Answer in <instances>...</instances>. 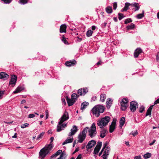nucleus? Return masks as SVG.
Wrapping results in <instances>:
<instances>
[{
    "mask_svg": "<svg viewBox=\"0 0 159 159\" xmlns=\"http://www.w3.org/2000/svg\"><path fill=\"white\" fill-rule=\"evenodd\" d=\"M87 132H88V136L89 138H94L97 135L96 127L94 123L92 124L90 127H89Z\"/></svg>",
    "mask_w": 159,
    "mask_h": 159,
    "instance_id": "obj_1",
    "label": "nucleus"
},
{
    "mask_svg": "<svg viewBox=\"0 0 159 159\" xmlns=\"http://www.w3.org/2000/svg\"><path fill=\"white\" fill-rule=\"evenodd\" d=\"M105 109V107L101 105H98L95 106L92 111L93 113L95 116L98 117L100 116V113H103Z\"/></svg>",
    "mask_w": 159,
    "mask_h": 159,
    "instance_id": "obj_2",
    "label": "nucleus"
},
{
    "mask_svg": "<svg viewBox=\"0 0 159 159\" xmlns=\"http://www.w3.org/2000/svg\"><path fill=\"white\" fill-rule=\"evenodd\" d=\"M110 120V118L109 116H105L104 117L102 118L100 120L97 121V125L100 128H103L107 125Z\"/></svg>",
    "mask_w": 159,
    "mask_h": 159,
    "instance_id": "obj_3",
    "label": "nucleus"
},
{
    "mask_svg": "<svg viewBox=\"0 0 159 159\" xmlns=\"http://www.w3.org/2000/svg\"><path fill=\"white\" fill-rule=\"evenodd\" d=\"M89 129L88 127H86L82 130V132H80L78 136V139H85Z\"/></svg>",
    "mask_w": 159,
    "mask_h": 159,
    "instance_id": "obj_4",
    "label": "nucleus"
},
{
    "mask_svg": "<svg viewBox=\"0 0 159 159\" xmlns=\"http://www.w3.org/2000/svg\"><path fill=\"white\" fill-rule=\"evenodd\" d=\"M69 119V116L68 112L66 111H65L63 114L59 119V121L58 122V124H61L63 122L68 120Z\"/></svg>",
    "mask_w": 159,
    "mask_h": 159,
    "instance_id": "obj_5",
    "label": "nucleus"
},
{
    "mask_svg": "<svg viewBox=\"0 0 159 159\" xmlns=\"http://www.w3.org/2000/svg\"><path fill=\"white\" fill-rule=\"evenodd\" d=\"M78 129L76 125H74L73 128L71 129L70 132L68 134L69 137L66 139H73L72 136L74 135L77 131Z\"/></svg>",
    "mask_w": 159,
    "mask_h": 159,
    "instance_id": "obj_6",
    "label": "nucleus"
},
{
    "mask_svg": "<svg viewBox=\"0 0 159 159\" xmlns=\"http://www.w3.org/2000/svg\"><path fill=\"white\" fill-rule=\"evenodd\" d=\"M128 100L126 98H123L120 102L121 109L123 111L125 110L128 107Z\"/></svg>",
    "mask_w": 159,
    "mask_h": 159,
    "instance_id": "obj_7",
    "label": "nucleus"
},
{
    "mask_svg": "<svg viewBox=\"0 0 159 159\" xmlns=\"http://www.w3.org/2000/svg\"><path fill=\"white\" fill-rule=\"evenodd\" d=\"M130 109L133 112L135 111L137 108L138 107V104L135 101H132L130 102Z\"/></svg>",
    "mask_w": 159,
    "mask_h": 159,
    "instance_id": "obj_8",
    "label": "nucleus"
},
{
    "mask_svg": "<svg viewBox=\"0 0 159 159\" xmlns=\"http://www.w3.org/2000/svg\"><path fill=\"white\" fill-rule=\"evenodd\" d=\"M53 140H51V141L50 143L49 144H47L43 148L47 152H48V153H49L50 151L52 149L54 146V145L52 144V143L53 141Z\"/></svg>",
    "mask_w": 159,
    "mask_h": 159,
    "instance_id": "obj_9",
    "label": "nucleus"
},
{
    "mask_svg": "<svg viewBox=\"0 0 159 159\" xmlns=\"http://www.w3.org/2000/svg\"><path fill=\"white\" fill-rule=\"evenodd\" d=\"M110 151V148L108 147H107L103 153V155L102 156L103 159H107V158L109 155Z\"/></svg>",
    "mask_w": 159,
    "mask_h": 159,
    "instance_id": "obj_10",
    "label": "nucleus"
},
{
    "mask_svg": "<svg viewBox=\"0 0 159 159\" xmlns=\"http://www.w3.org/2000/svg\"><path fill=\"white\" fill-rule=\"evenodd\" d=\"M48 153V152H47L44 148H43L39 152V157L41 159H43Z\"/></svg>",
    "mask_w": 159,
    "mask_h": 159,
    "instance_id": "obj_11",
    "label": "nucleus"
},
{
    "mask_svg": "<svg viewBox=\"0 0 159 159\" xmlns=\"http://www.w3.org/2000/svg\"><path fill=\"white\" fill-rule=\"evenodd\" d=\"M102 143L101 142H98L97 145L95 148L93 152L95 154H97L99 152L102 146Z\"/></svg>",
    "mask_w": 159,
    "mask_h": 159,
    "instance_id": "obj_12",
    "label": "nucleus"
},
{
    "mask_svg": "<svg viewBox=\"0 0 159 159\" xmlns=\"http://www.w3.org/2000/svg\"><path fill=\"white\" fill-rule=\"evenodd\" d=\"M17 79V77L15 75H12L9 81V84L14 86L16 82Z\"/></svg>",
    "mask_w": 159,
    "mask_h": 159,
    "instance_id": "obj_13",
    "label": "nucleus"
},
{
    "mask_svg": "<svg viewBox=\"0 0 159 159\" xmlns=\"http://www.w3.org/2000/svg\"><path fill=\"white\" fill-rule=\"evenodd\" d=\"M96 143V141L93 140H91L90 141L86 146L87 150L88 149L92 148V147L94 146L95 145Z\"/></svg>",
    "mask_w": 159,
    "mask_h": 159,
    "instance_id": "obj_14",
    "label": "nucleus"
},
{
    "mask_svg": "<svg viewBox=\"0 0 159 159\" xmlns=\"http://www.w3.org/2000/svg\"><path fill=\"white\" fill-rule=\"evenodd\" d=\"M116 121L113 120L110 126L109 132L110 133H112L115 129Z\"/></svg>",
    "mask_w": 159,
    "mask_h": 159,
    "instance_id": "obj_15",
    "label": "nucleus"
},
{
    "mask_svg": "<svg viewBox=\"0 0 159 159\" xmlns=\"http://www.w3.org/2000/svg\"><path fill=\"white\" fill-rule=\"evenodd\" d=\"M67 124H61L59 125L58 124L57 126V131L60 132L62 130L64 129L65 127H66Z\"/></svg>",
    "mask_w": 159,
    "mask_h": 159,
    "instance_id": "obj_16",
    "label": "nucleus"
},
{
    "mask_svg": "<svg viewBox=\"0 0 159 159\" xmlns=\"http://www.w3.org/2000/svg\"><path fill=\"white\" fill-rule=\"evenodd\" d=\"M76 63L75 60L70 61H67L65 62V64L67 66H74Z\"/></svg>",
    "mask_w": 159,
    "mask_h": 159,
    "instance_id": "obj_17",
    "label": "nucleus"
},
{
    "mask_svg": "<svg viewBox=\"0 0 159 159\" xmlns=\"http://www.w3.org/2000/svg\"><path fill=\"white\" fill-rule=\"evenodd\" d=\"M9 77V75L4 72H1L0 73V79H2L3 80H7Z\"/></svg>",
    "mask_w": 159,
    "mask_h": 159,
    "instance_id": "obj_18",
    "label": "nucleus"
},
{
    "mask_svg": "<svg viewBox=\"0 0 159 159\" xmlns=\"http://www.w3.org/2000/svg\"><path fill=\"white\" fill-rule=\"evenodd\" d=\"M66 99L69 106L73 105L75 102L74 100H73V99L69 98L67 97H66Z\"/></svg>",
    "mask_w": 159,
    "mask_h": 159,
    "instance_id": "obj_19",
    "label": "nucleus"
},
{
    "mask_svg": "<svg viewBox=\"0 0 159 159\" xmlns=\"http://www.w3.org/2000/svg\"><path fill=\"white\" fill-rule=\"evenodd\" d=\"M142 52L141 49L140 48H137L136 49L134 52V56L135 58L138 57L139 54L141 53Z\"/></svg>",
    "mask_w": 159,
    "mask_h": 159,
    "instance_id": "obj_20",
    "label": "nucleus"
},
{
    "mask_svg": "<svg viewBox=\"0 0 159 159\" xmlns=\"http://www.w3.org/2000/svg\"><path fill=\"white\" fill-rule=\"evenodd\" d=\"M132 5V4L129 2H126L125 3V6L121 10V12L126 11L129 9V7Z\"/></svg>",
    "mask_w": 159,
    "mask_h": 159,
    "instance_id": "obj_21",
    "label": "nucleus"
},
{
    "mask_svg": "<svg viewBox=\"0 0 159 159\" xmlns=\"http://www.w3.org/2000/svg\"><path fill=\"white\" fill-rule=\"evenodd\" d=\"M66 26L65 24L62 25L60 27V32L61 33L66 32Z\"/></svg>",
    "mask_w": 159,
    "mask_h": 159,
    "instance_id": "obj_22",
    "label": "nucleus"
},
{
    "mask_svg": "<svg viewBox=\"0 0 159 159\" xmlns=\"http://www.w3.org/2000/svg\"><path fill=\"white\" fill-rule=\"evenodd\" d=\"M100 137L101 138H103L106 135L107 133V131L106 129H103L100 131Z\"/></svg>",
    "mask_w": 159,
    "mask_h": 159,
    "instance_id": "obj_23",
    "label": "nucleus"
},
{
    "mask_svg": "<svg viewBox=\"0 0 159 159\" xmlns=\"http://www.w3.org/2000/svg\"><path fill=\"white\" fill-rule=\"evenodd\" d=\"M112 100L110 98L107 99L106 101V107L107 108H109L111 106L112 104Z\"/></svg>",
    "mask_w": 159,
    "mask_h": 159,
    "instance_id": "obj_24",
    "label": "nucleus"
},
{
    "mask_svg": "<svg viewBox=\"0 0 159 159\" xmlns=\"http://www.w3.org/2000/svg\"><path fill=\"white\" fill-rule=\"evenodd\" d=\"M89 103L87 102H83L81 104L80 109L83 110L85 109L86 107L89 105Z\"/></svg>",
    "mask_w": 159,
    "mask_h": 159,
    "instance_id": "obj_25",
    "label": "nucleus"
},
{
    "mask_svg": "<svg viewBox=\"0 0 159 159\" xmlns=\"http://www.w3.org/2000/svg\"><path fill=\"white\" fill-rule=\"evenodd\" d=\"M24 90V88L21 86H18L16 89V90L13 92L14 93H16L20 92L21 91Z\"/></svg>",
    "mask_w": 159,
    "mask_h": 159,
    "instance_id": "obj_26",
    "label": "nucleus"
},
{
    "mask_svg": "<svg viewBox=\"0 0 159 159\" xmlns=\"http://www.w3.org/2000/svg\"><path fill=\"white\" fill-rule=\"evenodd\" d=\"M133 7H134L135 8V11H138L140 8L139 4L138 3L134 2V3H131Z\"/></svg>",
    "mask_w": 159,
    "mask_h": 159,
    "instance_id": "obj_27",
    "label": "nucleus"
},
{
    "mask_svg": "<svg viewBox=\"0 0 159 159\" xmlns=\"http://www.w3.org/2000/svg\"><path fill=\"white\" fill-rule=\"evenodd\" d=\"M125 118L124 117H122L121 118L120 121V127H122L123 125L125 123Z\"/></svg>",
    "mask_w": 159,
    "mask_h": 159,
    "instance_id": "obj_28",
    "label": "nucleus"
},
{
    "mask_svg": "<svg viewBox=\"0 0 159 159\" xmlns=\"http://www.w3.org/2000/svg\"><path fill=\"white\" fill-rule=\"evenodd\" d=\"M79 97V95L75 93H73L71 95V99L74 100L75 102L76 101V100L77 98Z\"/></svg>",
    "mask_w": 159,
    "mask_h": 159,
    "instance_id": "obj_29",
    "label": "nucleus"
},
{
    "mask_svg": "<svg viewBox=\"0 0 159 159\" xmlns=\"http://www.w3.org/2000/svg\"><path fill=\"white\" fill-rule=\"evenodd\" d=\"M106 98V96L105 94H102L100 95V101L103 102L105 101Z\"/></svg>",
    "mask_w": 159,
    "mask_h": 159,
    "instance_id": "obj_30",
    "label": "nucleus"
},
{
    "mask_svg": "<svg viewBox=\"0 0 159 159\" xmlns=\"http://www.w3.org/2000/svg\"><path fill=\"white\" fill-rule=\"evenodd\" d=\"M106 11L107 13H111L112 12V7H107L106 8Z\"/></svg>",
    "mask_w": 159,
    "mask_h": 159,
    "instance_id": "obj_31",
    "label": "nucleus"
},
{
    "mask_svg": "<svg viewBox=\"0 0 159 159\" xmlns=\"http://www.w3.org/2000/svg\"><path fill=\"white\" fill-rule=\"evenodd\" d=\"M135 27L134 24L131 23L130 25L126 26V28L127 30H133L134 29Z\"/></svg>",
    "mask_w": 159,
    "mask_h": 159,
    "instance_id": "obj_32",
    "label": "nucleus"
},
{
    "mask_svg": "<svg viewBox=\"0 0 159 159\" xmlns=\"http://www.w3.org/2000/svg\"><path fill=\"white\" fill-rule=\"evenodd\" d=\"M151 154L150 153L147 152L143 155V158L145 159H147L151 157Z\"/></svg>",
    "mask_w": 159,
    "mask_h": 159,
    "instance_id": "obj_33",
    "label": "nucleus"
},
{
    "mask_svg": "<svg viewBox=\"0 0 159 159\" xmlns=\"http://www.w3.org/2000/svg\"><path fill=\"white\" fill-rule=\"evenodd\" d=\"M66 156L65 152H63L60 154V157L61 159H65Z\"/></svg>",
    "mask_w": 159,
    "mask_h": 159,
    "instance_id": "obj_34",
    "label": "nucleus"
},
{
    "mask_svg": "<svg viewBox=\"0 0 159 159\" xmlns=\"http://www.w3.org/2000/svg\"><path fill=\"white\" fill-rule=\"evenodd\" d=\"M144 11H143V13L141 14H139L137 15L136 17L138 19H140L143 18L144 16Z\"/></svg>",
    "mask_w": 159,
    "mask_h": 159,
    "instance_id": "obj_35",
    "label": "nucleus"
},
{
    "mask_svg": "<svg viewBox=\"0 0 159 159\" xmlns=\"http://www.w3.org/2000/svg\"><path fill=\"white\" fill-rule=\"evenodd\" d=\"M93 33V31H92L91 30H88L87 32V33H86L87 36L88 37H89L91 36L92 35Z\"/></svg>",
    "mask_w": 159,
    "mask_h": 159,
    "instance_id": "obj_36",
    "label": "nucleus"
},
{
    "mask_svg": "<svg viewBox=\"0 0 159 159\" xmlns=\"http://www.w3.org/2000/svg\"><path fill=\"white\" fill-rule=\"evenodd\" d=\"M118 19L119 20H121L122 19L124 18L125 16L124 15L121 13H118Z\"/></svg>",
    "mask_w": 159,
    "mask_h": 159,
    "instance_id": "obj_37",
    "label": "nucleus"
},
{
    "mask_svg": "<svg viewBox=\"0 0 159 159\" xmlns=\"http://www.w3.org/2000/svg\"><path fill=\"white\" fill-rule=\"evenodd\" d=\"M61 40L62 41V42H64V43L65 44H69L68 42L66 40V39L65 37L63 36L62 37V39H61Z\"/></svg>",
    "mask_w": 159,
    "mask_h": 159,
    "instance_id": "obj_38",
    "label": "nucleus"
},
{
    "mask_svg": "<svg viewBox=\"0 0 159 159\" xmlns=\"http://www.w3.org/2000/svg\"><path fill=\"white\" fill-rule=\"evenodd\" d=\"M73 140H66L62 143V145H64L67 143L72 142Z\"/></svg>",
    "mask_w": 159,
    "mask_h": 159,
    "instance_id": "obj_39",
    "label": "nucleus"
},
{
    "mask_svg": "<svg viewBox=\"0 0 159 159\" xmlns=\"http://www.w3.org/2000/svg\"><path fill=\"white\" fill-rule=\"evenodd\" d=\"M5 92V90H2L0 89V99L2 98Z\"/></svg>",
    "mask_w": 159,
    "mask_h": 159,
    "instance_id": "obj_40",
    "label": "nucleus"
},
{
    "mask_svg": "<svg viewBox=\"0 0 159 159\" xmlns=\"http://www.w3.org/2000/svg\"><path fill=\"white\" fill-rule=\"evenodd\" d=\"M132 20L130 18H128L126 19L125 21V24H127L129 22H131Z\"/></svg>",
    "mask_w": 159,
    "mask_h": 159,
    "instance_id": "obj_41",
    "label": "nucleus"
},
{
    "mask_svg": "<svg viewBox=\"0 0 159 159\" xmlns=\"http://www.w3.org/2000/svg\"><path fill=\"white\" fill-rule=\"evenodd\" d=\"M29 124L28 123H25L24 124H22L21 125V127L22 128L24 129L26 127H28Z\"/></svg>",
    "mask_w": 159,
    "mask_h": 159,
    "instance_id": "obj_42",
    "label": "nucleus"
},
{
    "mask_svg": "<svg viewBox=\"0 0 159 159\" xmlns=\"http://www.w3.org/2000/svg\"><path fill=\"white\" fill-rule=\"evenodd\" d=\"M145 107L143 106H141L139 107V112L140 113H142L144 111Z\"/></svg>",
    "mask_w": 159,
    "mask_h": 159,
    "instance_id": "obj_43",
    "label": "nucleus"
},
{
    "mask_svg": "<svg viewBox=\"0 0 159 159\" xmlns=\"http://www.w3.org/2000/svg\"><path fill=\"white\" fill-rule=\"evenodd\" d=\"M82 89H79L78 91V93L80 95H83V93Z\"/></svg>",
    "mask_w": 159,
    "mask_h": 159,
    "instance_id": "obj_44",
    "label": "nucleus"
},
{
    "mask_svg": "<svg viewBox=\"0 0 159 159\" xmlns=\"http://www.w3.org/2000/svg\"><path fill=\"white\" fill-rule=\"evenodd\" d=\"M28 0H20V3L22 4H25L27 3Z\"/></svg>",
    "mask_w": 159,
    "mask_h": 159,
    "instance_id": "obj_45",
    "label": "nucleus"
},
{
    "mask_svg": "<svg viewBox=\"0 0 159 159\" xmlns=\"http://www.w3.org/2000/svg\"><path fill=\"white\" fill-rule=\"evenodd\" d=\"M83 95H84L88 92V90L87 88H84L83 89Z\"/></svg>",
    "mask_w": 159,
    "mask_h": 159,
    "instance_id": "obj_46",
    "label": "nucleus"
},
{
    "mask_svg": "<svg viewBox=\"0 0 159 159\" xmlns=\"http://www.w3.org/2000/svg\"><path fill=\"white\" fill-rule=\"evenodd\" d=\"M44 134V132H42L39 134L37 137V139H39L40 138H42Z\"/></svg>",
    "mask_w": 159,
    "mask_h": 159,
    "instance_id": "obj_47",
    "label": "nucleus"
},
{
    "mask_svg": "<svg viewBox=\"0 0 159 159\" xmlns=\"http://www.w3.org/2000/svg\"><path fill=\"white\" fill-rule=\"evenodd\" d=\"M151 111L148 109L146 114V116H147L148 115L150 116L151 114Z\"/></svg>",
    "mask_w": 159,
    "mask_h": 159,
    "instance_id": "obj_48",
    "label": "nucleus"
},
{
    "mask_svg": "<svg viewBox=\"0 0 159 159\" xmlns=\"http://www.w3.org/2000/svg\"><path fill=\"white\" fill-rule=\"evenodd\" d=\"M138 132L137 130L134 132L132 131L130 134H131L134 136H135L138 134Z\"/></svg>",
    "mask_w": 159,
    "mask_h": 159,
    "instance_id": "obj_49",
    "label": "nucleus"
},
{
    "mask_svg": "<svg viewBox=\"0 0 159 159\" xmlns=\"http://www.w3.org/2000/svg\"><path fill=\"white\" fill-rule=\"evenodd\" d=\"M3 1L4 3L6 4H9L10 3L11 1V0H1Z\"/></svg>",
    "mask_w": 159,
    "mask_h": 159,
    "instance_id": "obj_50",
    "label": "nucleus"
},
{
    "mask_svg": "<svg viewBox=\"0 0 159 159\" xmlns=\"http://www.w3.org/2000/svg\"><path fill=\"white\" fill-rule=\"evenodd\" d=\"M62 151L61 150H58L55 153H56V155L57 156H58L60 154H61L62 152Z\"/></svg>",
    "mask_w": 159,
    "mask_h": 159,
    "instance_id": "obj_51",
    "label": "nucleus"
},
{
    "mask_svg": "<svg viewBox=\"0 0 159 159\" xmlns=\"http://www.w3.org/2000/svg\"><path fill=\"white\" fill-rule=\"evenodd\" d=\"M113 9L116 10L117 7V3L116 2H114L113 4Z\"/></svg>",
    "mask_w": 159,
    "mask_h": 159,
    "instance_id": "obj_52",
    "label": "nucleus"
},
{
    "mask_svg": "<svg viewBox=\"0 0 159 159\" xmlns=\"http://www.w3.org/2000/svg\"><path fill=\"white\" fill-rule=\"evenodd\" d=\"M35 116V115L34 114H30L28 116V118H33Z\"/></svg>",
    "mask_w": 159,
    "mask_h": 159,
    "instance_id": "obj_53",
    "label": "nucleus"
},
{
    "mask_svg": "<svg viewBox=\"0 0 159 159\" xmlns=\"http://www.w3.org/2000/svg\"><path fill=\"white\" fill-rule=\"evenodd\" d=\"M158 103H159V98L156 100L154 103V105H155Z\"/></svg>",
    "mask_w": 159,
    "mask_h": 159,
    "instance_id": "obj_54",
    "label": "nucleus"
},
{
    "mask_svg": "<svg viewBox=\"0 0 159 159\" xmlns=\"http://www.w3.org/2000/svg\"><path fill=\"white\" fill-rule=\"evenodd\" d=\"M107 24V23L106 22H104V23L102 24L101 25L102 27L103 28H105Z\"/></svg>",
    "mask_w": 159,
    "mask_h": 159,
    "instance_id": "obj_55",
    "label": "nucleus"
},
{
    "mask_svg": "<svg viewBox=\"0 0 159 159\" xmlns=\"http://www.w3.org/2000/svg\"><path fill=\"white\" fill-rule=\"evenodd\" d=\"M46 112V119H47L48 118V110H47L45 111Z\"/></svg>",
    "mask_w": 159,
    "mask_h": 159,
    "instance_id": "obj_56",
    "label": "nucleus"
},
{
    "mask_svg": "<svg viewBox=\"0 0 159 159\" xmlns=\"http://www.w3.org/2000/svg\"><path fill=\"white\" fill-rule=\"evenodd\" d=\"M61 101H62V103L63 104H64V105L66 104V103L65 101V98H62L61 99Z\"/></svg>",
    "mask_w": 159,
    "mask_h": 159,
    "instance_id": "obj_57",
    "label": "nucleus"
},
{
    "mask_svg": "<svg viewBox=\"0 0 159 159\" xmlns=\"http://www.w3.org/2000/svg\"><path fill=\"white\" fill-rule=\"evenodd\" d=\"M57 156L56 155V153H55L54 154H53L51 156V158H55L56 157H57Z\"/></svg>",
    "mask_w": 159,
    "mask_h": 159,
    "instance_id": "obj_58",
    "label": "nucleus"
},
{
    "mask_svg": "<svg viewBox=\"0 0 159 159\" xmlns=\"http://www.w3.org/2000/svg\"><path fill=\"white\" fill-rule=\"evenodd\" d=\"M134 159H141V157L140 156H136L134 157Z\"/></svg>",
    "mask_w": 159,
    "mask_h": 159,
    "instance_id": "obj_59",
    "label": "nucleus"
},
{
    "mask_svg": "<svg viewBox=\"0 0 159 159\" xmlns=\"http://www.w3.org/2000/svg\"><path fill=\"white\" fill-rule=\"evenodd\" d=\"M154 105H154H154H152L150 106V107L148 109V110H150V111H152V108H153V107Z\"/></svg>",
    "mask_w": 159,
    "mask_h": 159,
    "instance_id": "obj_60",
    "label": "nucleus"
},
{
    "mask_svg": "<svg viewBox=\"0 0 159 159\" xmlns=\"http://www.w3.org/2000/svg\"><path fill=\"white\" fill-rule=\"evenodd\" d=\"M82 155L81 154L79 155L76 159H81Z\"/></svg>",
    "mask_w": 159,
    "mask_h": 159,
    "instance_id": "obj_61",
    "label": "nucleus"
},
{
    "mask_svg": "<svg viewBox=\"0 0 159 159\" xmlns=\"http://www.w3.org/2000/svg\"><path fill=\"white\" fill-rule=\"evenodd\" d=\"M107 145H108V143H105L103 144V148H105L106 147Z\"/></svg>",
    "mask_w": 159,
    "mask_h": 159,
    "instance_id": "obj_62",
    "label": "nucleus"
},
{
    "mask_svg": "<svg viewBox=\"0 0 159 159\" xmlns=\"http://www.w3.org/2000/svg\"><path fill=\"white\" fill-rule=\"evenodd\" d=\"M155 141H156L155 140H153V141L151 143H150L149 145L150 146H151V145H153L154 144V143H155Z\"/></svg>",
    "mask_w": 159,
    "mask_h": 159,
    "instance_id": "obj_63",
    "label": "nucleus"
},
{
    "mask_svg": "<svg viewBox=\"0 0 159 159\" xmlns=\"http://www.w3.org/2000/svg\"><path fill=\"white\" fill-rule=\"evenodd\" d=\"M96 97L95 96V97H93L92 98V100L93 101H95L96 99Z\"/></svg>",
    "mask_w": 159,
    "mask_h": 159,
    "instance_id": "obj_64",
    "label": "nucleus"
}]
</instances>
